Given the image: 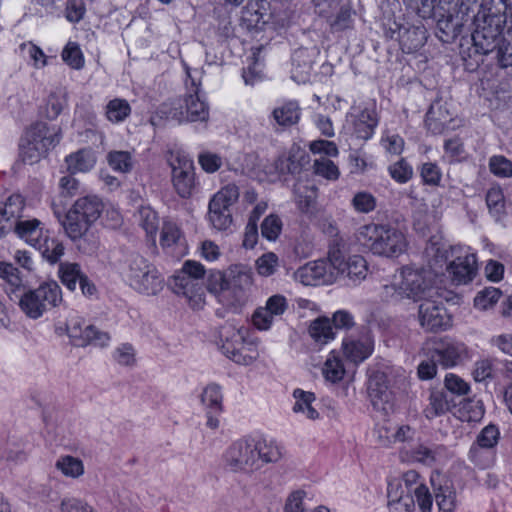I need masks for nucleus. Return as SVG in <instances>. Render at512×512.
I'll list each match as a JSON object with an SVG mask.
<instances>
[{"instance_id": "47", "label": "nucleus", "mask_w": 512, "mask_h": 512, "mask_svg": "<svg viewBox=\"0 0 512 512\" xmlns=\"http://www.w3.org/2000/svg\"><path fill=\"white\" fill-rule=\"evenodd\" d=\"M279 267V258L273 252H267L261 255L255 261V269L262 277H269L273 275Z\"/></svg>"}, {"instance_id": "7", "label": "nucleus", "mask_w": 512, "mask_h": 512, "mask_svg": "<svg viewBox=\"0 0 512 512\" xmlns=\"http://www.w3.org/2000/svg\"><path fill=\"white\" fill-rule=\"evenodd\" d=\"M58 142L56 131H51L46 123H35L21 139L19 156L24 163L35 164Z\"/></svg>"}, {"instance_id": "4", "label": "nucleus", "mask_w": 512, "mask_h": 512, "mask_svg": "<svg viewBox=\"0 0 512 512\" xmlns=\"http://www.w3.org/2000/svg\"><path fill=\"white\" fill-rule=\"evenodd\" d=\"M385 294L396 299L408 298L423 301L433 297L435 291L429 272L423 268L403 267L390 285L384 286Z\"/></svg>"}, {"instance_id": "17", "label": "nucleus", "mask_w": 512, "mask_h": 512, "mask_svg": "<svg viewBox=\"0 0 512 512\" xmlns=\"http://www.w3.org/2000/svg\"><path fill=\"white\" fill-rule=\"evenodd\" d=\"M173 291L184 296L191 308L200 309L205 303V289L201 280L187 276L185 273H178L173 277Z\"/></svg>"}, {"instance_id": "15", "label": "nucleus", "mask_w": 512, "mask_h": 512, "mask_svg": "<svg viewBox=\"0 0 512 512\" xmlns=\"http://www.w3.org/2000/svg\"><path fill=\"white\" fill-rule=\"evenodd\" d=\"M374 343L368 329H363L358 335H349L343 339L342 351L346 359L359 364L373 352Z\"/></svg>"}, {"instance_id": "38", "label": "nucleus", "mask_w": 512, "mask_h": 512, "mask_svg": "<svg viewBox=\"0 0 512 512\" xmlns=\"http://www.w3.org/2000/svg\"><path fill=\"white\" fill-rule=\"evenodd\" d=\"M55 466L63 475L70 478H78L84 473L83 462L70 455L59 457Z\"/></svg>"}, {"instance_id": "9", "label": "nucleus", "mask_w": 512, "mask_h": 512, "mask_svg": "<svg viewBox=\"0 0 512 512\" xmlns=\"http://www.w3.org/2000/svg\"><path fill=\"white\" fill-rule=\"evenodd\" d=\"M191 72L186 68V73L191 81V90H188L182 101H179L170 110L171 118L178 122L206 121L209 117V106L205 101L200 88V83L196 82L197 70Z\"/></svg>"}, {"instance_id": "39", "label": "nucleus", "mask_w": 512, "mask_h": 512, "mask_svg": "<svg viewBox=\"0 0 512 512\" xmlns=\"http://www.w3.org/2000/svg\"><path fill=\"white\" fill-rule=\"evenodd\" d=\"M107 162L112 170L119 173H128L133 168V158L128 151H110L107 154Z\"/></svg>"}, {"instance_id": "61", "label": "nucleus", "mask_w": 512, "mask_h": 512, "mask_svg": "<svg viewBox=\"0 0 512 512\" xmlns=\"http://www.w3.org/2000/svg\"><path fill=\"white\" fill-rule=\"evenodd\" d=\"M499 435V430L495 425H488L481 430L474 443L493 450L498 443Z\"/></svg>"}, {"instance_id": "19", "label": "nucleus", "mask_w": 512, "mask_h": 512, "mask_svg": "<svg viewBox=\"0 0 512 512\" xmlns=\"http://www.w3.org/2000/svg\"><path fill=\"white\" fill-rule=\"evenodd\" d=\"M208 290L213 293L218 301L228 309L238 312L248 302L249 293L231 285H222V282L211 278Z\"/></svg>"}, {"instance_id": "21", "label": "nucleus", "mask_w": 512, "mask_h": 512, "mask_svg": "<svg viewBox=\"0 0 512 512\" xmlns=\"http://www.w3.org/2000/svg\"><path fill=\"white\" fill-rule=\"evenodd\" d=\"M211 278L221 281L222 285H231L248 293L253 284L251 269L242 264L232 265L224 274L218 273Z\"/></svg>"}, {"instance_id": "60", "label": "nucleus", "mask_w": 512, "mask_h": 512, "mask_svg": "<svg viewBox=\"0 0 512 512\" xmlns=\"http://www.w3.org/2000/svg\"><path fill=\"white\" fill-rule=\"evenodd\" d=\"M460 413L462 420L477 422L483 417L484 409L480 401L469 400L462 405Z\"/></svg>"}, {"instance_id": "14", "label": "nucleus", "mask_w": 512, "mask_h": 512, "mask_svg": "<svg viewBox=\"0 0 512 512\" xmlns=\"http://www.w3.org/2000/svg\"><path fill=\"white\" fill-rule=\"evenodd\" d=\"M420 325L427 331L444 329L449 325V317L442 301L433 297L425 298L418 309Z\"/></svg>"}, {"instance_id": "48", "label": "nucleus", "mask_w": 512, "mask_h": 512, "mask_svg": "<svg viewBox=\"0 0 512 512\" xmlns=\"http://www.w3.org/2000/svg\"><path fill=\"white\" fill-rule=\"evenodd\" d=\"M85 326L86 325L84 319L79 316H71L67 320L65 324V331L73 345L79 347L85 346L87 337L85 338L80 334V330Z\"/></svg>"}, {"instance_id": "30", "label": "nucleus", "mask_w": 512, "mask_h": 512, "mask_svg": "<svg viewBox=\"0 0 512 512\" xmlns=\"http://www.w3.org/2000/svg\"><path fill=\"white\" fill-rule=\"evenodd\" d=\"M368 394L375 407H378L382 402L389 401L390 391L387 377L384 373L375 372L370 376L368 382Z\"/></svg>"}, {"instance_id": "42", "label": "nucleus", "mask_w": 512, "mask_h": 512, "mask_svg": "<svg viewBox=\"0 0 512 512\" xmlns=\"http://www.w3.org/2000/svg\"><path fill=\"white\" fill-rule=\"evenodd\" d=\"M208 218L212 226L218 230L227 229L232 222L229 208L221 207L211 201L209 202Z\"/></svg>"}, {"instance_id": "6", "label": "nucleus", "mask_w": 512, "mask_h": 512, "mask_svg": "<svg viewBox=\"0 0 512 512\" xmlns=\"http://www.w3.org/2000/svg\"><path fill=\"white\" fill-rule=\"evenodd\" d=\"M63 302L62 290L55 281L44 282L36 289L23 291L19 296L21 310L30 318L37 319L47 310Z\"/></svg>"}, {"instance_id": "2", "label": "nucleus", "mask_w": 512, "mask_h": 512, "mask_svg": "<svg viewBox=\"0 0 512 512\" xmlns=\"http://www.w3.org/2000/svg\"><path fill=\"white\" fill-rule=\"evenodd\" d=\"M356 239L372 254L386 258H397L405 253L408 247L406 235L401 230L377 223L360 226L356 232Z\"/></svg>"}, {"instance_id": "33", "label": "nucleus", "mask_w": 512, "mask_h": 512, "mask_svg": "<svg viewBox=\"0 0 512 512\" xmlns=\"http://www.w3.org/2000/svg\"><path fill=\"white\" fill-rule=\"evenodd\" d=\"M34 248L39 250L43 258L50 264L58 263L65 251L63 243L51 237L49 231H46V234Z\"/></svg>"}, {"instance_id": "54", "label": "nucleus", "mask_w": 512, "mask_h": 512, "mask_svg": "<svg viewBox=\"0 0 512 512\" xmlns=\"http://www.w3.org/2000/svg\"><path fill=\"white\" fill-rule=\"evenodd\" d=\"M282 231V221L275 214L268 215L261 224V233L269 241H275Z\"/></svg>"}, {"instance_id": "51", "label": "nucleus", "mask_w": 512, "mask_h": 512, "mask_svg": "<svg viewBox=\"0 0 512 512\" xmlns=\"http://www.w3.org/2000/svg\"><path fill=\"white\" fill-rule=\"evenodd\" d=\"M239 198V188L235 184L222 187L210 200L224 208H229Z\"/></svg>"}, {"instance_id": "44", "label": "nucleus", "mask_w": 512, "mask_h": 512, "mask_svg": "<svg viewBox=\"0 0 512 512\" xmlns=\"http://www.w3.org/2000/svg\"><path fill=\"white\" fill-rule=\"evenodd\" d=\"M425 122L434 133H440L449 122V116L442 113V105L435 103L429 108Z\"/></svg>"}, {"instance_id": "37", "label": "nucleus", "mask_w": 512, "mask_h": 512, "mask_svg": "<svg viewBox=\"0 0 512 512\" xmlns=\"http://www.w3.org/2000/svg\"><path fill=\"white\" fill-rule=\"evenodd\" d=\"M58 274L62 284L71 291L76 289L77 282H80L81 278L85 275L79 264L69 262L59 265Z\"/></svg>"}, {"instance_id": "24", "label": "nucleus", "mask_w": 512, "mask_h": 512, "mask_svg": "<svg viewBox=\"0 0 512 512\" xmlns=\"http://www.w3.org/2000/svg\"><path fill=\"white\" fill-rule=\"evenodd\" d=\"M352 134L358 139L368 140L372 137L378 120L374 110L364 109L358 114L350 115Z\"/></svg>"}, {"instance_id": "5", "label": "nucleus", "mask_w": 512, "mask_h": 512, "mask_svg": "<svg viewBox=\"0 0 512 512\" xmlns=\"http://www.w3.org/2000/svg\"><path fill=\"white\" fill-rule=\"evenodd\" d=\"M249 330L243 325L227 322L219 329V344L223 353L237 364L250 365L257 357L256 343L247 338Z\"/></svg>"}, {"instance_id": "11", "label": "nucleus", "mask_w": 512, "mask_h": 512, "mask_svg": "<svg viewBox=\"0 0 512 512\" xmlns=\"http://www.w3.org/2000/svg\"><path fill=\"white\" fill-rule=\"evenodd\" d=\"M329 259L335 270L336 280L339 277L349 279L353 284L364 280L368 274V265L364 257L353 255L347 259L338 248L329 251Z\"/></svg>"}, {"instance_id": "50", "label": "nucleus", "mask_w": 512, "mask_h": 512, "mask_svg": "<svg viewBox=\"0 0 512 512\" xmlns=\"http://www.w3.org/2000/svg\"><path fill=\"white\" fill-rule=\"evenodd\" d=\"M501 297V291L494 287H488L477 293L474 306L479 310H487L493 307Z\"/></svg>"}, {"instance_id": "32", "label": "nucleus", "mask_w": 512, "mask_h": 512, "mask_svg": "<svg viewBox=\"0 0 512 512\" xmlns=\"http://www.w3.org/2000/svg\"><path fill=\"white\" fill-rule=\"evenodd\" d=\"M65 162L67 165V170L74 174L91 170L96 164V158L91 150L80 149L74 153L69 154L65 158Z\"/></svg>"}, {"instance_id": "43", "label": "nucleus", "mask_w": 512, "mask_h": 512, "mask_svg": "<svg viewBox=\"0 0 512 512\" xmlns=\"http://www.w3.org/2000/svg\"><path fill=\"white\" fill-rule=\"evenodd\" d=\"M202 403L211 413H220L222 411V393L216 384H209L201 395Z\"/></svg>"}, {"instance_id": "27", "label": "nucleus", "mask_w": 512, "mask_h": 512, "mask_svg": "<svg viewBox=\"0 0 512 512\" xmlns=\"http://www.w3.org/2000/svg\"><path fill=\"white\" fill-rule=\"evenodd\" d=\"M308 335L319 349L335 338L332 323L325 317H319L310 323Z\"/></svg>"}, {"instance_id": "26", "label": "nucleus", "mask_w": 512, "mask_h": 512, "mask_svg": "<svg viewBox=\"0 0 512 512\" xmlns=\"http://www.w3.org/2000/svg\"><path fill=\"white\" fill-rule=\"evenodd\" d=\"M301 116V108L297 101H287L276 107L272 113L271 118L274 120L275 125L282 128L291 127L298 123Z\"/></svg>"}, {"instance_id": "28", "label": "nucleus", "mask_w": 512, "mask_h": 512, "mask_svg": "<svg viewBox=\"0 0 512 512\" xmlns=\"http://www.w3.org/2000/svg\"><path fill=\"white\" fill-rule=\"evenodd\" d=\"M0 278L3 280L2 285L8 296L11 299H13V295L19 298V294L24 291V286L18 269L12 264L0 262Z\"/></svg>"}, {"instance_id": "8", "label": "nucleus", "mask_w": 512, "mask_h": 512, "mask_svg": "<svg viewBox=\"0 0 512 512\" xmlns=\"http://www.w3.org/2000/svg\"><path fill=\"white\" fill-rule=\"evenodd\" d=\"M124 274L131 287L140 293L154 295L163 288V278L156 267L139 254L127 258Z\"/></svg>"}, {"instance_id": "35", "label": "nucleus", "mask_w": 512, "mask_h": 512, "mask_svg": "<svg viewBox=\"0 0 512 512\" xmlns=\"http://www.w3.org/2000/svg\"><path fill=\"white\" fill-rule=\"evenodd\" d=\"M293 396L296 400L293 406V411L295 413H302L310 420H316L319 418V412L312 405L316 399L314 393L296 389Z\"/></svg>"}, {"instance_id": "20", "label": "nucleus", "mask_w": 512, "mask_h": 512, "mask_svg": "<svg viewBox=\"0 0 512 512\" xmlns=\"http://www.w3.org/2000/svg\"><path fill=\"white\" fill-rule=\"evenodd\" d=\"M20 213L19 217L12 220L14 233L30 246L35 247L46 234L43 223L37 218H26Z\"/></svg>"}, {"instance_id": "10", "label": "nucleus", "mask_w": 512, "mask_h": 512, "mask_svg": "<svg viewBox=\"0 0 512 512\" xmlns=\"http://www.w3.org/2000/svg\"><path fill=\"white\" fill-rule=\"evenodd\" d=\"M256 440L242 438L233 442L223 454L225 467L236 473L251 474L259 470Z\"/></svg>"}, {"instance_id": "57", "label": "nucleus", "mask_w": 512, "mask_h": 512, "mask_svg": "<svg viewBox=\"0 0 512 512\" xmlns=\"http://www.w3.org/2000/svg\"><path fill=\"white\" fill-rule=\"evenodd\" d=\"M314 172L328 180H336L339 177V169L333 161L327 157L316 159L313 164Z\"/></svg>"}, {"instance_id": "64", "label": "nucleus", "mask_w": 512, "mask_h": 512, "mask_svg": "<svg viewBox=\"0 0 512 512\" xmlns=\"http://www.w3.org/2000/svg\"><path fill=\"white\" fill-rule=\"evenodd\" d=\"M198 162L207 173L218 171L223 164L222 158L218 154L208 151L199 154Z\"/></svg>"}, {"instance_id": "59", "label": "nucleus", "mask_w": 512, "mask_h": 512, "mask_svg": "<svg viewBox=\"0 0 512 512\" xmlns=\"http://www.w3.org/2000/svg\"><path fill=\"white\" fill-rule=\"evenodd\" d=\"M497 59L501 67L512 66V34H503L498 42Z\"/></svg>"}, {"instance_id": "46", "label": "nucleus", "mask_w": 512, "mask_h": 512, "mask_svg": "<svg viewBox=\"0 0 512 512\" xmlns=\"http://www.w3.org/2000/svg\"><path fill=\"white\" fill-rule=\"evenodd\" d=\"M294 195L298 208L303 212H308L314 203L316 190L303 183H297L294 186Z\"/></svg>"}, {"instance_id": "23", "label": "nucleus", "mask_w": 512, "mask_h": 512, "mask_svg": "<svg viewBox=\"0 0 512 512\" xmlns=\"http://www.w3.org/2000/svg\"><path fill=\"white\" fill-rule=\"evenodd\" d=\"M317 54L315 49L300 48L292 56V78L297 83H305L310 76L314 57Z\"/></svg>"}, {"instance_id": "41", "label": "nucleus", "mask_w": 512, "mask_h": 512, "mask_svg": "<svg viewBox=\"0 0 512 512\" xmlns=\"http://www.w3.org/2000/svg\"><path fill=\"white\" fill-rule=\"evenodd\" d=\"M486 204L490 214L499 220L505 214V198L499 187H492L487 191Z\"/></svg>"}, {"instance_id": "58", "label": "nucleus", "mask_w": 512, "mask_h": 512, "mask_svg": "<svg viewBox=\"0 0 512 512\" xmlns=\"http://www.w3.org/2000/svg\"><path fill=\"white\" fill-rule=\"evenodd\" d=\"M420 176L425 185L438 186L441 182L442 172L436 163L426 162L420 168Z\"/></svg>"}, {"instance_id": "52", "label": "nucleus", "mask_w": 512, "mask_h": 512, "mask_svg": "<svg viewBox=\"0 0 512 512\" xmlns=\"http://www.w3.org/2000/svg\"><path fill=\"white\" fill-rule=\"evenodd\" d=\"M63 61L72 69L79 70L84 66V57L79 46L74 42H69L62 51Z\"/></svg>"}, {"instance_id": "1", "label": "nucleus", "mask_w": 512, "mask_h": 512, "mask_svg": "<svg viewBox=\"0 0 512 512\" xmlns=\"http://www.w3.org/2000/svg\"><path fill=\"white\" fill-rule=\"evenodd\" d=\"M104 204L97 196L79 198L69 209L62 225L66 235L77 242V248L85 254L96 251L99 241L90 232L91 225L100 217Z\"/></svg>"}, {"instance_id": "34", "label": "nucleus", "mask_w": 512, "mask_h": 512, "mask_svg": "<svg viewBox=\"0 0 512 512\" xmlns=\"http://www.w3.org/2000/svg\"><path fill=\"white\" fill-rule=\"evenodd\" d=\"M345 373L346 369L339 352L335 350L331 351L322 367V374L325 380L331 383H337L344 378Z\"/></svg>"}, {"instance_id": "29", "label": "nucleus", "mask_w": 512, "mask_h": 512, "mask_svg": "<svg viewBox=\"0 0 512 512\" xmlns=\"http://www.w3.org/2000/svg\"><path fill=\"white\" fill-rule=\"evenodd\" d=\"M428 401L429 403L424 409L427 419H433L447 413L454 405L453 399L443 390L431 391Z\"/></svg>"}, {"instance_id": "40", "label": "nucleus", "mask_w": 512, "mask_h": 512, "mask_svg": "<svg viewBox=\"0 0 512 512\" xmlns=\"http://www.w3.org/2000/svg\"><path fill=\"white\" fill-rule=\"evenodd\" d=\"M387 170L390 177L399 184H406L414 175L412 165L405 158H400L390 164Z\"/></svg>"}, {"instance_id": "36", "label": "nucleus", "mask_w": 512, "mask_h": 512, "mask_svg": "<svg viewBox=\"0 0 512 512\" xmlns=\"http://www.w3.org/2000/svg\"><path fill=\"white\" fill-rule=\"evenodd\" d=\"M131 114V106L127 100L115 98L105 106L106 119L114 124L125 121Z\"/></svg>"}, {"instance_id": "13", "label": "nucleus", "mask_w": 512, "mask_h": 512, "mask_svg": "<svg viewBox=\"0 0 512 512\" xmlns=\"http://www.w3.org/2000/svg\"><path fill=\"white\" fill-rule=\"evenodd\" d=\"M172 183L177 194L182 198H188L195 189L194 164L186 156L176 155L171 161Z\"/></svg>"}, {"instance_id": "45", "label": "nucleus", "mask_w": 512, "mask_h": 512, "mask_svg": "<svg viewBox=\"0 0 512 512\" xmlns=\"http://www.w3.org/2000/svg\"><path fill=\"white\" fill-rule=\"evenodd\" d=\"M469 459L479 468L485 469L493 465L495 453L493 450L473 443L469 450Z\"/></svg>"}, {"instance_id": "3", "label": "nucleus", "mask_w": 512, "mask_h": 512, "mask_svg": "<svg viewBox=\"0 0 512 512\" xmlns=\"http://www.w3.org/2000/svg\"><path fill=\"white\" fill-rule=\"evenodd\" d=\"M426 253L435 256L433 262L429 264L430 268L436 270L438 266L442 267L443 264L447 263L446 270L449 272L451 280L458 285L470 282L476 274V255L465 247L451 246L445 248L431 245L426 249Z\"/></svg>"}, {"instance_id": "25", "label": "nucleus", "mask_w": 512, "mask_h": 512, "mask_svg": "<svg viewBox=\"0 0 512 512\" xmlns=\"http://www.w3.org/2000/svg\"><path fill=\"white\" fill-rule=\"evenodd\" d=\"M256 445L259 470L264 464L277 463L284 457V446L274 439H259Z\"/></svg>"}, {"instance_id": "22", "label": "nucleus", "mask_w": 512, "mask_h": 512, "mask_svg": "<svg viewBox=\"0 0 512 512\" xmlns=\"http://www.w3.org/2000/svg\"><path fill=\"white\" fill-rule=\"evenodd\" d=\"M25 207L24 198L20 194L10 195L0 201V238L12 229V220L19 217Z\"/></svg>"}, {"instance_id": "55", "label": "nucleus", "mask_w": 512, "mask_h": 512, "mask_svg": "<svg viewBox=\"0 0 512 512\" xmlns=\"http://www.w3.org/2000/svg\"><path fill=\"white\" fill-rule=\"evenodd\" d=\"M181 240V231L176 223L165 221L161 230L160 243L163 247L177 245Z\"/></svg>"}, {"instance_id": "16", "label": "nucleus", "mask_w": 512, "mask_h": 512, "mask_svg": "<svg viewBox=\"0 0 512 512\" xmlns=\"http://www.w3.org/2000/svg\"><path fill=\"white\" fill-rule=\"evenodd\" d=\"M503 34H463L460 39V53L465 59L474 55H485L497 51Z\"/></svg>"}, {"instance_id": "63", "label": "nucleus", "mask_w": 512, "mask_h": 512, "mask_svg": "<svg viewBox=\"0 0 512 512\" xmlns=\"http://www.w3.org/2000/svg\"><path fill=\"white\" fill-rule=\"evenodd\" d=\"M389 508L390 512H411L412 499L403 497L402 495H393V485H389L388 489Z\"/></svg>"}, {"instance_id": "62", "label": "nucleus", "mask_w": 512, "mask_h": 512, "mask_svg": "<svg viewBox=\"0 0 512 512\" xmlns=\"http://www.w3.org/2000/svg\"><path fill=\"white\" fill-rule=\"evenodd\" d=\"M352 205L360 213H369L376 208V198L369 192H358L352 199Z\"/></svg>"}, {"instance_id": "49", "label": "nucleus", "mask_w": 512, "mask_h": 512, "mask_svg": "<svg viewBox=\"0 0 512 512\" xmlns=\"http://www.w3.org/2000/svg\"><path fill=\"white\" fill-rule=\"evenodd\" d=\"M138 221L148 236L156 234L159 221L157 213L151 207L145 206L138 210Z\"/></svg>"}, {"instance_id": "53", "label": "nucleus", "mask_w": 512, "mask_h": 512, "mask_svg": "<svg viewBox=\"0 0 512 512\" xmlns=\"http://www.w3.org/2000/svg\"><path fill=\"white\" fill-rule=\"evenodd\" d=\"M489 169L497 177H512V162L503 155L492 156L489 159Z\"/></svg>"}, {"instance_id": "12", "label": "nucleus", "mask_w": 512, "mask_h": 512, "mask_svg": "<svg viewBox=\"0 0 512 512\" xmlns=\"http://www.w3.org/2000/svg\"><path fill=\"white\" fill-rule=\"evenodd\" d=\"M295 279L306 286L332 284L336 281L331 259L311 261L297 269Z\"/></svg>"}, {"instance_id": "18", "label": "nucleus", "mask_w": 512, "mask_h": 512, "mask_svg": "<svg viewBox=\"0 0 512 512\" xmlns=\"http://www.w3.org/2000/svg\"><path fill=\"white\" fill-rule=\"evenodd\" d=\"M469 357L467 346L452 340H442L437 343L432 354V358L446 368L459 365Z\"/></svg>"}, {"instance_id": "56", "label": "nucleus", "mask_w": 512, "mask_h": 512, "mask_svg": "<svg viewBox=\"0 0 512 512\" xmlns=\"http://www.w3.org/2000/svg\"><path fill=\"white\" fill-rule=\"evenodd\" d=\"M80 334L83 337H87L85 341V346L89 344H93L96 346H106L110 341V336L107 332L99 331L93 325H86L80 330Z\"/></svg>"}, {"instance_id": "31", "label": "nucleus", "mask_w": 512, "mask_h": 512, "mask_svg": "<svg viewBox=\"0 0 512 512\" xmlns=\"http://www.w3.org/2000/svg\"><path fill=\"white\" fill-rule=\"evenodd\" d=\"M411 456L417 462L432 466L438 460L447 456V449L443 445L419 444L412 450Z\"/></svg>"}]
</instances>
